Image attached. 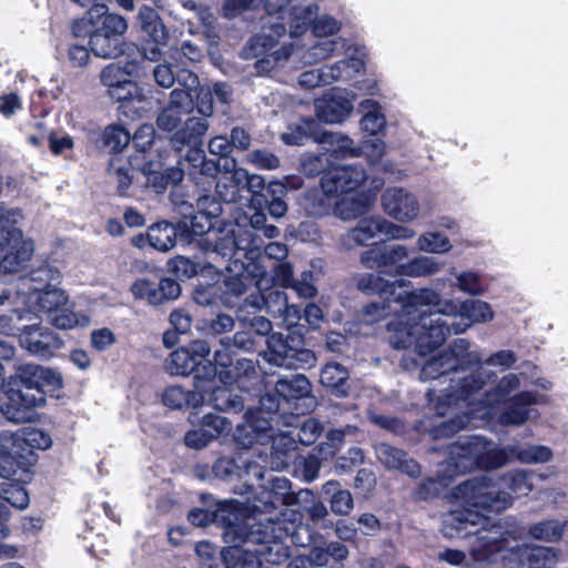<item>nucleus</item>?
Here are the masks:
<instances>
[{
    "label": "nucleus",
    "mask_w": 568,
    "mask_h": 568,
    "mask_svg": "<svg viewBox=\"0 0 568 568\" xmlns=\"http://www.w3.org/2000/svg\"><path fill=\"white\" fill-rule=\"evenodd\" d=\"M102 139L105 146L113 152H120L129 145L131 134L122 125L111 124L104 129Z\"/></svg>",
    "instance_id": "obj_57"
},
{
    "label": "nucleus",
    "mask_w": 568,
    "mask_h": 568,
    "mask_svg": "<svg viewBox=\"0 0 568 568\" xmlns=\"http://www.w3.org/2000/svg\"><path fill=\"white\" fill-rule=\"evenodd\" d=\"M403 314L390 345L397 349L414 347L425 356L440 346L449 334H462L474 323H486L494 318L487 302L479 300H443L432 288L412 291L399 296Z\"/></svg>",
    "instance_id": "obj_1"
},
{
    "label": "nucleus",
    "mask_w": 568,
    "mask_h": 568,
    "mask_svg": "<svg viewBox=\"0 0 568 568\" xmlns=\"http://www.w3.org/2000/svg\"><path fill=\"white\" fill-rule=\"evenodd\" d=\"M130 163L119 155L111 158L109 163L108 173L113 182L116 184L118 193L121 196L128 194V190L132 183L130 175Z\"/></svg>",
    "instance_id": "obj_52"
},
{
    "label": "nucleus",
    "mask_w": 568,
    "mask_h": 568,
    "mask_svg": "<svg viewBox=\"0 0 568 568\" xmlns=\"http://www.w3.org/2000/svg\"><path fill=\"white\" fill-rule=\"evenodd\" d=\"M525 568H554L560 559V552L554 547L532 544H519Z\"/></svg>",
    "instance_id": "obj_37"
},
{
    "label": "nucleus",
    "mask_w": 568,
    "mask_h": 568,
    "mask_svg": "<svg viewBox=\"0 0 568 568\" xmlns=\"http://www.w3.org/2000/svg\"><path fill=\"white\" fill-rule=\"evenodd\" d=\"M210 242L213 244L212 254L231 262L242 261V257L254 261L260 257L263 247L262 240L253 231L232 225L213 231Z\"/></svg>",
    "instance_id": "obj_16"
},
{
    "label": "nucleus",
    "mask_w": 568,
    "mask_h": 568,
    "mask_svg": "<svg viewBox=\"0 0 568 568\" xmlns=\"http://www.w3.org/2000/svg\"><path fill=\"white\" fill-rule=\"evenodd\" d=\"M226 270L230 275L223 282L224 295L221 297L226 306H233L232 297L241 296L252 284L255 285L257 292H263L272 285L266 267L260 262L244 263L235 260L226 266Z\"/></svg>",
    "instance_id": "obj_17"
},
{
    "label": "nucleus",
    "mask_w": 568,
    "mask_h": 568,
    "mask_svg": "<svg viewBox=\"0 0 568 568\" xmlns=\"http://www.w3.org/2000/svg\"><path fill=\"white\" fill-rule=\"evenodd\" d=\"M222 212V207L220 203H211V209L207 213L195 212L194 214L187 216L186 212H182L184 215L183 226L189 229V231L193 235H203L207 232L212 234L214 230L213 227V219L219 217Z\"/></svg>",
    "instance_id": "obj_46"
},
{
    "label": "nucleus",
    "mask_w": 568,
    "mask_h": 568,
    "mask_svg": "<svg viewBox=\"0 0 568 568\" xmlns=\"http://www.w3.org/2000/svg\"><path fill=\"white\" fill-rule=\"evenodd\" d=\"M138 21L142 31L152 42L163 44L166 39L165 27L155 9L142 6L138 13Z\"/></svg>",
    "instance_id": "obj_42"
},
{
    "label": "nucleus",
    "mask_w": 568,
    "mask_h": 568,
    "mask_svg": "<svg viewBox=\"0 0 568 568\" xmlns=\"http://www.w3.org/2000/svg\"><path fill=\"white\" fill-rule=\"evenodd\" d=\"M21 282L26 285L28 282L39 283V288H52V286H57V284L61 280L60 272L50 266L42 265L37 270H33L30 273V277L20 276ZM33 287H37L36 285Z\"/></svg>",
    "instance_id": "obj_56"
},
{
    "label": "nucleus",
    "mask_w": 568,
    "mask_h": 568,
    "mask_svg": "<svg viewBox=\"0 0 568 568\" xmlns=\"http://www.w3.org/2000/svg\"><path fill=\"white\" fill-rule=\"evenodd\" d=\"M211 353L210 345L205 341H194L187 347H181L170 354L166 363V371L171 375L187 376L195 372L203 374V367L211 361L207 356Z\"/></svg>",
    "instance_id": "obj_23"
},
{
    "label": "nucleus",
    "mask_w": 568,
    "mask_h": 568,
    "mask_svg": "<svg viewBox=\"0 0 568 568\" xmlns=\"http://www.w3.org/2000/svg\"><path fill=\"white\" fill-rule=\"evenodd\" d=\"M450 274L455 277V286L466 294L476 296L484 293V286L479 273L475 271L456 272L452 268Z\"/></svg>",
    "instance_id": "obj_55"
},
{
    "label": "nucleus",
    "mask_w": 568,
    "mask_h": 568,
    "mask_svg": "<svg viewBox=\"0 0 568 568\" xmlns=\"http://www.w3.org/2000/svg\"><path fill=\"white\" fill-rule=\"evenodd\" d=\"M139 74V63L136 61L113 62L103 68L100 73L101 82L110 89L121 84L122 81L129 80Z\"/></svg>",
    "instance_id": "obj_45"
},
{
    "label": "nucleus",
    "mask_w": 568,
    "mask_h": 568,
    "mask_svg": "<svg viewBox=\"0 0 568 568\" xmlns=\"http://www.w3.org/2000/svg\"><path fill=\"white\" fill-rule=\"evenodd\" d=\"M342 29V21L331 14H317L312 23V34L314 38H335Z\"/></svg>",
    "instance_id": "obj_58"
},
{
    "label": "nucleus",
    "mask_w": 568,
    "mask_h": 568,
    "mask_svg": "<svg viewBox=\"0 0 568 568\" xmlns=\"http://www.w3.org/2000/svg\"><path fill=\"white\" fill-rule=\"evenodd\" d=\"M27 294L29 304L45 313L50 323L59 329L87 326L90 322L87 315L72 311L69 306L68 295L57 286H52V288L29 287Z\"/></svg>",
    "instance_id": "obj_14"
},
{
    "label": "nucleus",
    "mask_w": 568,
    "mask_h": 568,
    "mask_svg": "<svg viewBox=\"0 0 568 568\" xmlns=\"http://www.w3.org/2000/svg\"><path fill=\"white\" fill-rule=\"evenodd\" d=\"M384 275H385V273H382L379 270H377L376 273H368V274L359 275L356 281V286L361 292H363L365 294H378V295L385 296L387 298L389 296H394L393 302L395 305L392 306L389 304L388 308L390 312L397 313V317H396V320H394L393 322H390L388 324V331L390 332V336H389V339H390L394 334L393 326L398 325L402 314H403V307L399 302V296L404 297L406 294H409L410 292H404V293H399V294L395 295L396 288L403 287L405 285V281L398 280V278L389 281V280H386L384 277Z\"/></svg>",
    "instance_id": "obj_24"
},
{
    "label": "nucleus",
    "mask_w": 568,
    "mask_h": 568,
    "mask_svg": "<svg viewBox=\"0 0 568 568\" xmlns=\"http://www.w3.org/2000/svg\"><path fill=\"white\" fill-rule=\"evenodd\" d=\"M526 470H511L494 480L483 475L459 484L453 493L458 505L442 517V532L448 538L470 536L473 528L483 525L485 513L507 509L514 497L527 496L532 490Z\"/></svg>",
    "instance_id": "obj_3"
},
{
    "label": "nucleus",
    "mask_w": 568,
    "mask_h": 568,
    "mask_svg": "<svg viewBox=\"0 0 568 568\" xmlns=\"http://www.w3.org/2000/svg\"><path fill=\"white\" fill-rule=\"evenodd\" d=\"M551 458L552 450L544 445H508L499 448L479 435L462 437L449 446L448 458L439 465L436 478L423 483L417 496L423 499L430 498L439 494L455 476L476 468L491 470L505 466L513 459L521 464H541Z\"/></svg>",
    "instance_id": "obj_4"
},
{
    "label": "nucleus",
    "mask_w": 568,
    "mask_h": 568,
    "mask_svg": "<svg viewBox=\"0 0 568 568\" xmlns=\"http://www.w3.org/2000/svg\"><path fill=\"white\" fill-rule=\"evenodd\" d=\"M322 430L323 426L318 420L307 418L297 428L295 437L302 445L308 446L316 442Z\"/></svg>",
    "instance_id": "obj_64"
},
{
    "label": "nucleus",
    "mask_w": 568,
    "mask_h": 568,
    "mask_svg": "<svg viewBox=\"0 0 568 568\" xmlns=\"http://www.w3.org/2000/svg\"><path fill=\"white\" fill-rule=\"evenodd\" d=\"M213 95L222 104H229L232 100V89L224 82H216L211 88L202 87L195 97V109L197 113L207 120L214 113Z\"/></svg>",
    "instance_id": "obj_35"
},
{
    "label": "nucleus",
    "mask_w": 568,
    "mask_h": 568,
    "mask_svg": "<svg viewBox=\"0 0 568 568\" xmlns=\"http://www.w3.org/2000/svg\"><path fill=\"white\" fill-rule=\"evenodd\" d=\"M322 150L328 155L329 160H338L344 158H356L361 154L359 149L354 144L353 139L339 132H321L314 136Z\"/></svg>",
    "instance_id": "obj_33"
},
{
    "label": "nucleus",
    "mask_w": 568,
    "mask_h": 568,
    "mask_svg": "<svg viewBox=\"0 0 568 568\" xmlns=\"http://www.w3.org/2000/svg\"><path fill=\"white\" fill-rule=\"evenodd\" d=\"M496 374L487 367H479L468 375L449 377V385L443 389H428L429 402L446 420L435 425V438L448 437L467 425H488L496 415V406L520 386L517 374L505 375L495 387H485L494 382Z\"/></svg>",
    "instance_id": "obj_2"
},
{
    "label": "nucleus",
    "mask_w": 568,
    "mask_h": 568,
    "mask_svg": "<svg viewBox=\"0 0 568 568\" xmlns=\"http://www.w3.org/2000/svg\"><path fill=\"white\" fill-rule=\"evenodd\" d=\"M141 172L146 179L149 186L153 187L158 193L163 192L169 182H179L182 180V171L171 168L164 170L160 162H146L141 168Z\"/></svg>",
    "instance_id": "obj_39"
},
{
    "label": "nucleus",
    "mask_w": 568,
    "mask_h": 568,
    "mask_svg": "<svg viewBox=\"0 0 568 568\" xmlns=\"http://www.w3.org/2000/svg\"><path fill=\"white\" fill-rule=\"evenodd\" d=\"M316 121L312 118H306L298 124L288 126V130L282 134L284 143L290 145H302L311 136L314 139L315 135L321 133L316 132Z\"/></svg>",
    "instance_id": "obj_53"
},
{
    "label": "nucleus",
    "mask_w": 568,
    "mask_h": 568,
    "mask_svg": "<svg viewBox=\"0 0 568 568\" xmlns=\"http://www.w3.org/2000/svg\"><path fill=\"white\" fill-rule=\"evenodd\" d=\"M417 250L428 254H446L453 248L447 235L439 231H427L418 235Z\"/></svg>",
    "instance_id": "obj_51"
},
{
    "label": "nucleus",
    "mask_w": 568,
    "mask_h": 568,
    "mask_svg": "<svg viewBox=\"0 0 568 568\" xmlns=\"http://www.w3.org/2000/svg\"><path fill=\"white\" fill-rule=\"evenodd\" d=\"M2 334L18 335L22 348L33 356L50 358L63 347L60 336L48 327L30 325L23 328H6L2 324Z\"/></svg>",
    "instance_id": "obj_19"
},
{
    "label": "nucleus",
    "mask_w": 568,
    "mask_h": 568,
    "mask_svg": "<svg viewBox=\"0 0 568 568\" xmlns=\"http://www.w3.org/2000/svg\"><path fill=\"white\" fill-rule=\"evenodd\" d=\"M233 383H237L235 375L231 371H221L219 377L214 376V386L206 393L205 404L217 410H242L243 398L229 388Z\"/></svg>",
    "instance_id": "obj_30"
},
{
    "label": "nucleus",
    "mask_w": 568,
    "mask_h": 568,
    "mask_svg": "<svg viewBox=\"0 0 568 568\" xmlns=\"http://www.w3.org/2000/svg\"><path fill=\"white\" fill-rule=\"evenodd\" d=\"M539 402L537 394L532 392H521L513 396L504 409L496 415L490 425L496 422L501 426H520L527 420L538 417L537 409L532 408ZM489 426V424L487 425Z\"/></svg>",
    "instance_id": "obj_28"
},
{
    "label": "nucleus",
    "mask_w": 568,
    "mask_h": 568,
    "mask_svg": "<svg viewBox=\"0 0 568 568\" xmlns=\"http://www.w3.org/2000/svg\"><path fill=\"white\" fill-rule=\"evenodd\" d=\"M470 556L474 565L481 568H525L518 540L499 527L474 530Z\"/></svg>",
    "instance_id": "obj_12"
},
{
    "label": "nucleus",
    "mask_w": 568,
    "mask_h": 568,
    "mask_svg": "<svg viewBox=\"0 0 568 568\" xmlns=\"http://www.w3.org/2000/svg\"><path fill=\"white\" fill-rule=\"evenodd\" d=\"M409 248L403 244L375 245L361 254V264L393 277L403 276Z\"/></svg>",
    "instance_id": "obj_20"
},
{
    "label": "nucleus",
    "mask_w": 568,
    "mask_h": 568,
    "mask_svg": "<svg viewBox=\"0 0 568 568\" xmlns=\"http://www.w3.org/2000/svg\"><path fill=\"white\" fill-rule=\"evenodd\" d=\"M215 375V367L207 363L203 367V374L194 375L192 389H186L180 385L165 387L161 394L163 405L176 410L203 406L206 402V393L214 386Z\"/></svg>",
    "instance_id": "obj_18"
},
{
    "label": "nucleus",
    "mask_w": 568,
    "mask_h": 568,
    "mask_svg": "<svg viewBox=\"0 0 568 568\" xmlns=\"http://www.w3.org/2000/svg\"><path fill=\"white\" fill-rule=\"evenodd\" d=\"M245 180L242 168H236L232 161V168L224 166L222 176L217 180L215 189L221 201L225 203H235L240 199Z\"/></svg>",
    "instance_id": "obj_36"
},
{
    "label": "nucleus",
    "mask_w": 568,
    "mask_h": 568,
    "mask_svg": "<svg viewBox=\"0 0 568 568\" xmlns=\"http://www.w3.org/2000/svg\"><path fill=\"white\" fill-rule=\"evenodd\" d=\"M385 217L383 216H371L358 221L357 225L348 230L342 236V245L352 250L355 246H364L369 241H373L376 236H384Z\"/></svg>",
    "instance_id": "obj_32"
},
{
    "label": "nucleus",
    "mask_w": 568,
    "mask_h": 568,
    "mask_svg": "<svg viewBox=\"0 0 568 568\" xmlns=\"http://www.w3.org/2000/svg\"><path fill=\"white\" fill-rule=\"evenodd\" d=\"M271 433V422L261 412H247L245 422L236 426L234 439L240 446L248 448L256 443H262L265 438L273 437Z\"/></svg>",
    "instance_id": "obj_31"
},
{
    "label": "nucleus",
    "mask_w": 568,
    "mask_h": 568,
    "mask_svg": "<svg viewBox=\"0 0 568 568\" xmlns=\"http://www.w3.org/2000/svg\"><path fill=\"white\" fill-rule=\"evenodd\" d=\"M268 481L271 488L261 485L260 491L244 503L247 513L244 516L254 521L262 519L268 527L291 526V539L298 542L295 521L300 516L295 510L287 508L291 483L287 478L280 476L272 477Z\"/></svg>",
    "instance_id": "obj_11"
},
{
    "label": "nucleus",
    "mask_w": 568,
    "mask_h": 568,
    "mask_svg": "<svg viewBox=\"0 0 568 568\" xmlns=\"http://www.w3.org/2000/svg\"><path fill=\"white\" fill-rule=\"evenodd\" d=\"M243 524L234 523L230 517L226 520L225 537L232 542L257 545L258 548H241L237 545L223 551V559L229 568H260L262 561L281 564L288 557L287 548L282 540L291 537V526L268 527L262 519L254 521L243 516Z\"/></svg>",
    "instance_id": "obj_7"
},
{
    "label": "nucleus",
    "mask_w": 568,
    "mask_h": 568,
    "mask_svg": "<svg viewBox=\"0 0 568 568\" xmlns=\"http://www.w3.org/2000/svg\"><path fill=\"white\" fill-rule=\"evenodd\" d=\"M146 240L150 246L158 251H170L176 242V229L168 222L155 223L149 227Z\"/></svg>",
    "instance_id": "obj_47"
},
{
    "label": "nucleus",
    "mask_w": 568,
    "mask_h": 568,
    "mask_svg": "<svg viewBox=\"0 0 568 568\" xmlns=\"http://www.w3.org/2000/svg\"><path fill=\"white\" fill-rule=\"evenodd\" d=\"M22 219L20 210L2 212V274L24 272L33 255V243L17 227Z\"/></svg>",
    "instance_id": "obj_13"
},
{
    "label": "nucleus",
    "mask_w": 568,
    "mask_h": 568,
    "mask_svg": "<svg viewBox=\"0 0 568 568\" xmlns=\"http://www.w3.org/2000/svg\"><path fill=\"white\" fill-rule=\"evenodd\" d=\"M320 12L317 3L293 6L287 16L288 34L291 38H297L306 33L308 28Z\"/></svg>",
    "instance_id": "obj_38"
},
{
    "label": "nucleus",
    "mask_w": 568,
    "mask_h": 568,
    "mask_svg": "<svg viewBox=\"0 0 568 568\" xmlns=\"http://www.w3.org/2000/svg\"><path fill=\"white\" fill-rule=\"evenodd\" d=\"M75 37H89L92 52L101 58H116L124 52L122 36L128 21L120 14L108 12L105 4H94L84 17L74 22Z\"/></svg>",
    "instance_id": "obj_10"
},
{
    "label": "nucleus",
    "mask_w": 568,
    "mask_h": 568,
    "mask_svg": "<svg viewBox=\"0 0 568 568\" xmlns=\"http://www.w3.org/2000/svg\"><path fill=\"white\" fill-rule=\"evenodd\" d=\"M51 445L50 435L36 427L14 433L2 430V520L4 503L18 510L28 507L30 498L26 485L33 478L37 450H47Z\"/></svg>",
    "instance_id": "obj_6"
},
{
    "label": "nucleus",
    "mask_w": 568,
    "mask_h": 568,
    "mask_svg": "<svg viewBox=\"0 0 568 568\" xmlns=\"http://www.w3.org/2000/svg\"><path fill=\"white\" fill-rule=\"evenodd\" d=\"M272 286L263 292H257V294H251L245 303L258 310L266 308L272 315L276 316V310L287 304V296L278 288L272 290Z\"/></svg>",
    "instance_id": "obj_48"
},
{
    "label": "nucleus",
    "mask_w": 568,
    "mask_h": 568,
    "mask_svg": "<svg viewBox=\"0 0 568 568\" xmlns=\"http://www.w3.org/2000/svg\"><path fill=\"white\" fill-rule=\"evenodd\" d=\"M201 425L210 435L211 440L227 434L232 429V423L226 417L216 414L204 415Z\"/></svg>",
    "instance_id": "obj_61"
},
{
    "label": "nucleus",
    "mask_w": 568,
    "mask_h": 568,
    "mask_svg": "<svg viewBox=\"0 0 568 568\" xmlns=\"http://www.w3.org/2000/svg\"><path fill=\"white\" fill-rule=\"evenodd\" d=\"M267 351L263 353V359L274 366L287 369H307L316 364V355L313 351L303 347V336L293 332L284 336L273 333L268 336Z\"/></svg>",
    "instance_id": "obj_15"
},
{
    "label": "nucleus",
    "mask_w": 568,
    "mask_h": 568,
    "mask_svg": "<svg viewBox=\"0 0 568 568\" xmlns=\"http://www.w3.org/2000/svg\"><path fill=\"white\" fill-rule=\"evenodd\" d=\"M209 128V120L191 116L185 120L181 130L176 131L170 138L175 150L181 151L185 146L189 148L185 154V161L190 163L193 169H197L205 159V153L201 146L203 136L206 134Z\"/></svg>",
    "instance_id": "obj_21"
},
{
    "label": "nucleus",
    "mask_w": 568,
    "mask_h": 568,
    "mask_svg": "<svg viewBox=\"0 0 568 568\" xmlns=\"http://www.w3.org/2000/svg\"><path fill=\"white\" fill-rule=\"evenodd\" d=\"M359 108L363 112L361 129L364 132L375 135L385 128L386 118L377 101L366 99L359 103Z\"/></svg>",
    "instance_id": "obj_43"
},
{
    "label": "nucleus",
    "mask_w": 568,
    "mask_h": 568,
    "mask_svg": "<svg viewBox=\"0 0 568 568\" xmlns=\"http://www.w3.org/2000/svg\"><path fill=\"white\" fill-rule=\"evenodd\" d=\"M382 207L392 219L409 223L420 215V205L417 197L404 187H387L382 194Z\"/></svg>",
    "instance_id": "obj_26"
},
{
    "label": "nucleus",
    "mask_w": 568,
    "mask_h": 568,
    "mask_svg": "<svg viewBox=\"0 0 568 568\" xmlns=\"http://www.w3.org/2000/svg\"><path fill=\"white\" fill-rule=\"evenodd\" d=\"M195 108L194 100L182 91H171L168 104L160 111L156 118V125L160 130L172 133L181 130L185 121L184 115L192 112Z\"/></svg>",
    "instance_id": "obj_29"
},
{
    "label": "nucleus",
    "mask_w": 568,
    "mask_h": 568,
    "mask_svg": "<svg viewBox=\"0 0 568 568\" xmlns=\"http://www.w3.org/2000/svg\"><path fill=\"white\" fill-rule=\"evenodd\" d=\"M348 377L346 367L338 363H328L321 371L320 382L324 387L335 390L338 396H346Z\"/></svg>",
    "instance_id": "obj_44"
},
{
    "label": "nucleus",
    "mask_w": 568,
    "mask_h": 568,
    "mask_svg": "<svg viewBox=\"0 0 568 568\" xmlns=\"http://www.w3.org/2000/svg\"><path fill=\"white\" fill-rule=\"evenodd\" d=\"M285 33L286 27L282 21L270 19L243 49L244 59L255 60L254 69L258 75H267L283 68L292 57L302 64L311 65L329 59L339 49L347 47L343 37L315 38L307 47L293 42L280 43Z\"/></svg>",
    "instance_id": "obj_5"
},
{
    "label": "nucleus",
    "mask_w": 568,
    "mask_h": 568,
    "mask_svg": "<svg viewBox=\"0 0 568 568\" xmlns=\"http://www.w3.org/2000/svg\"><path fill=\"white\" fill-rule=\"evenodd\" d=\"M527 534L534 540L556 544L564 537V524L557 518H545L532 523Z\"/></svg>",
    "instance_id": "obj_41"
},
{
    "label": "nucleus",
    "mask_w": 568,
    "mask_h": 568,
    "mask_svg": "<svg viewBox=\"0 0 568 568\" xmlns=\"http://www.w3.org/2000/svg\"><path fill=\"white\" fill-rule=\"evenodd\" d=\"M328 564L326 547H315L308 555L297 556L291 561V568H322Z\"/></svg>",
    "instance_id": "obj_60"
},
{
    "label": "nucleus",
    "mask_w": 568,
    "mask_h": 568,
    "mask_svg": "<svg viewBox=\"0 0 568 568\" xmlns=\"http://www.w3.org/2000/svg\"><path fill=\"white\" fill-rule=\"evenodd\" d=\"M443 268V264L435 257L428 255H417L405 263L403 276L407 277H428L435 275Z\"/></svg>",
    "instance_id": "obj_50"
},
{
    "label": "nucleus",
    "mask_w": 568,
    "mask_h": 568,
    "mask_svg": "<svg viewBox=\"0 0 568 568\" xmlns=\"http://www.w3.org/2000/svg\"><path fill=\"white\" fill-rule=\"evenodd\" d=\"M355 95L347 90L334 89L314 102L316 118L327 124L346 121L354 110Z\"/></svg>",
    "instance_id": "obj_25"
},
{
    "label": "nucleus",
    "mask_w": 568,
    "mask_h": 568,
    "mask_svg": "<svg viewBox=\"0 0 568 568\" xmlns=\"http://www.w3.org/2000/svg\"><path fill=\"white\" fill-rule=\"evenodd\" d=\"M245 161L258 170H275L280 166V159L267 150H254L246 155Z\"/></svg>",
    "instance_id": "obj_63"
},
{
    "label": "nucleus",
    "mask_w": 568,
    "mask_h": 568,
    "mask_svg": "<svg viewBox=\"0 0 568 568\" xmlns=\"http://www.w3.org/2000/svg\"><path fill=\"white\" fill-rule=\"evenodd\" d=\"M62 385L61 374L51 367L33 363L17 365L8 381H2V390L6 394L2 415L13 423L32 422L36 419V409L47 404L44 388L53 392Z\"/></svg>",
    "instance_id": "obj_8"
},
{
    "label": "nucleus",
    "mask_w": 568,
    "mask_h": 568,
    "mask_svg": "<svg viewBox=\"0 0 568 568\" xmlns=\"http://www.w3.org/2000/svg\"><path fill=\"white\" fill-rule=\"evenodd\" d=\"M131 292L136 298L146 300L152 305H161L158 284L149 280H136L131 286Z\"/></svg>",
    "instance_id": "obj_62"
},
{
    "label": "nucleus",
    "mask_w": 568,
    "mask_h": 568,
    "mask_svg": "<svg viewBox=\"0 0 568 568\" xmlns=\"http://www.w3.org/2000/svg\"><path fill=\"white\" fill-rule=\"evenodd\" d=\"M276 395L285 400L310 397L311 383L303 374L282 377L275 384Z\"/></svg>",
    "instance_id": "obj_40"
},
{
    "label": "nucleus",
    "mask_w": 568,
    "mask_h": 568,
    "mask_svg": "<svg viewBox=\"0 0 568 568\" xmlns=\"http://www.w3.org/2000/svg\"><path fill=\"white\" fill-rule=\"evenodd\" d=\"M516 362L511 351H499L484 359L478 351L470 349L465 338L455 339L447 349L429 358L420 369L422 381H437L440 385L448 384L449 377L468 375L485 366L509 368Z\"/></svg>",
    "instance_id": "obj_9"
},
{
    "label": "nucleus",
    "mask_w": 568,
    "mask_h": 568,
    "mask_svg": "<svg viewBox=\"0 0 568 568\" xmlns=\"http://www.w3.org/2000/svg\"><path fill=\"white\" fill-rule=\"evenodd\" d=\"M369 206L371 201L367 196L353 195L352 193L335 201L334 214L344 221H348L365 214Z\"/></svg>",
    "instance_id": "obj_49"
},
{
    "label": "nucleus",
    "mask_w": 568,
    "mask_h": 568,
    "mask_svg": "<svg viewBox=\"0 0 568 568\" xmlns=\"http://www.w3.org/2000/svg\"><path fill=\"white\" fill-rule=\"evenodd\" d=\"M332 161L324 151L318 154L306 153L301 160L302 172L311 176L320 173L324 174L327 170L332 169Z\"/></svg>",
    "instance_id": "obj_59"
},
{
    "label": "nucleus",
    "mask_w": 568,
    "mask_h": 568,
    "mask_svg": "<svg viewBox=\"0 0 568 568\" xmlns=\"http://www.w3.org/2000/svg\"><path fill=\"white\" fill-rule=\"evenodd\" d=\"M366 48L361 44H349L345 49V58L334 63L324 64L326 83L347 82L365 71Z\"/></svg>",
    "instance_id": "obj_27"
},
{
    "label": "nucleus",
    "mask_w": 568,
    "mask_h": 568,
    "mask_svg": "<svg viewBox=\"0 0 568 568\" xmlns=\"http://www.w3.org/2000/svg\"><path fill=\"white\" fill-rule=\"evenodd\" d=\"M366 179L361 165L332 166L322 179L321 186L327 199L335 201L352 194Z\"/></svg>",
    "instance_id": "obj_22"
},
{
    "label": "nucleus",
    "mask_w": 568,
    "mask_h": 568,
    "mask_svg": "<svg viewBox=\"0 0 568 568\" xmlns=\"http://www.w3.org/2000/svg\"><path fill=\"white\" fill-rule=\"evenodd\" d=\"M377 459L388 469H397L412 477L419 475L420 469L417 463L407 458L406 454L388 444L381 443L375 446Z\"/></svg>",
    "instance_id": "obj_34"
},
{
    "label": "nucleus",
    "mask_w": 568,
    "mask_h": 568,
    "mask_svg": "<svg viewBox=\"0 0 568 568\" xmlns=\"http://www.w3.org/2000/svg\"><path fill=\"white\" fill-rule=\"evenodd\" d=\"M296 437L286 434L278 435L273 442V462L272 466L280 470L288 466L290 453L296 449Z\"/></svg>",
    "instance_id": "obj_54"
}]
</instances>
